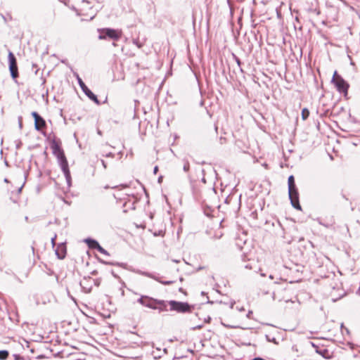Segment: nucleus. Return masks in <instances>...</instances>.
I'll use <instances>...</instances> for the list:
<instances>
[{
    "label": "nucleus",
    "mask_w": 360,
    "mask_h": 360,
    "mask_svg": "<svg viewBox=\"0 0 360 360\" xmlns=\"http://www.w3.org/2000/svg\"><path fill=\"white\" fill-rule=\"evenodd\" d=\"M38 70H39L38 69H36V70H34V73H35L36 75L37 74Z\"/></svg>",
    "instance_id": "obj_39"
},
{
    "label": "nucleus",
    "mask_w": 360,
    "mask_h": 360,
    "mask_svg": "<svg viewBox=\"0 0 360 360\" xmlns=\"http://www.w3.org/2000/svg\"><path fill=\"white\" fill-rule=\"evenodd\" d=\"M162 176H160L158 178V182L160 183L162 181Z\"/></svg>",
    "instance_id": "obj_37"
},
{
    "label": "nucleus",
    "mask_w": 360,
    "mask_h": 360,
    "mask_svg": "<svg viewBox=\"0 0 360 360\" xmlns=\"http://www.w3.org/2000/svg\"><path fill=\"white\" fill-rule=\"evenodd\" d=\"M15 360H18L19 356L18 355H15Z\"/></svg>",
    "instance_id": "obj_38"
},
{
    "label": "nucleus",
    "mask_w": 360,
    "mask_h": 360,
    "mask_svg": "<svg viewBox=\"0 0 360 360\" xmlns=\"http://www.w3.org/2000/svg\"><path fill=\"white\" fill-rule=\"evenodd\" d=\"M152 297L146 296V295H141L138 300L137 302L141 304L142 306L148 307H152L150 305V300Z\"/></svg>",
    "instance_id": "obj_15"
},
{
    "label": "nucleus",
    "mask_w": 360,
    "mask_h": 360,
    "mask_svg": "<svg viewBox=\"0 0 360 360\" xmlns=\"http://www.w3.org/2000/svg\"><path fill=\"white\" fill-rule=\"evenodd\" d=\"M101 162L102 165L103 166V167L105 169L107 167L105 162L103 160H101Z\"/></svg>",
    "instance_id": "obj_32"
},
{
    "label": "nucleus",
    "mask_w": 360,
    "mask_h": 360,
    "mask_svg": "<svg viewBox=\"0 0 360 360\" xmlns=\"http://www.w3.org/2000/svg\"><path fill=\"white\" fill-rule=\"evenodd\" d=\"M70 177L69 176V179H70ZM68 186H70V179H69V184H68Z\"/></svg>",
    "instance_id": "obj_43"
},
{
    "label": "nucleus",
    "mask_w": 360,
    "mask_h": 360,
    "mask_svg": "<svg viewBox=\"0 0 360 360\" xmlns=\"http://www.w3.org/2000/svg\"><path fill=\"white\" fill-rule=\"evenodd\" d=\"M94 279L91 277H84L80 281V286L85 292H90L93 287Z\"/></svg>",
    "instance_id": "obj_10"
},
{
    "label": "nucleus",
    "mask_w": 360,
    "mask_h": 360,
    "mask_svg": "<svg viewBox=\"0 0 360 360\" xmlns=\"http://www.w3.org/2000/svg\"><path fill=\"white\" fill-rule=\"evenodd\" d=\"M100 262H101V263L106 264H110V265H114V264H115L114 263H112V262H105V261H103V260H101V259H100Z\"/></svg>",
    "instance_id": "obj_30"
},
{
    "label": "nucleus",
    "mask_w": 360,
    "mask_h": 360,
    "mask_svg": "<svg viewBox=\"0 0 360 360\" xmlns=\"http://www.w3.org/2000/svg\"><path fill=\"white\" fill-rule=\"evenodd\" d=\"M171 311H176L179 313L191 311V307L187 302H177L175 300L169 301Z\"/></svg>",
    "instance_id": "obj_5"
},
{
    "label": "nucleus",
    "mask_w": 360,
    "mask_h": 360,
    "mask_svg": "<svg viewBox=\"0 0 360 360\" xmlns=\"http://www.w3.org/2000/svg\"><path fill=\"white\" fill-rule=\"evenodd\" d=\"M232 56H233V59L236 62L237 65H238V67L240 68V66H241V61H240V60L234 53H233Z\"/></svg>",
    "instance_id": "obj_24"
},
{
    "label": "nucleus",
    "mask_w": 360,
    "mask_h": 360,
    "mask_svg": "<svg viewBox=\"0 0 360 360\" xmlns=\"http://www.w3.org/2000/svg\"><path fill=\"white\" fill-rule=\"evenodd\" d=\"M84 241L91 249H96L98 245H99L97 240L90 238L84 239Z\"/></svg>",
    "instance_id": "obj_16"
},
{
    "label": "nucleus",
    "mask_w": 360,
    "mask_h": 360,
    "mask_svg": "<svg viewBox=\"0 0 360 360\" xmlns=\"http://www.w3.org/2000/svg\"><path fill=\"white\" fill-rule=\"evenodd\" d=\"M309 116V111L307 108H304L302 110V118L305 120H307Z\"/></svg>",
    "instance_id": "obj_20"
},
{
    "label": "nucleus",
    "mask_w": 360,
    "mask_h": 360,
    "mask_svg": "<svg viewBox=\"0 0 360 360\" xmlns=\"http://www.w3.org/2000/svg\"><path fill=\"white\" fill-rule=\"evenodd\" d=\"M96 250L101 254H103V255H105L108 256L109 255V253L108 252V251H106L104 248H103L100 245H98Z\"/></svg>",
    "instance_id": "obj_22"
},
{
    "label": "nucleus",
    "mask_w": 360,
    "mask_h": 360,
    "mask_svg": "<svg viewBox=\"0 0 360 360\" xmlns=\"http://www.w3.org/2000/svg\"><path fill=\"white\" fill-rule=\"evenodd\" d=\"M112 45H113L114 46H117V44H115V42H113V43H112Z\"/></svg>",
    "instance_id": "obj_42"
},
{
    "label": "nucleus",
    "mask_w": 360,
    "mask_h": 360,
    "mask_svg": "<svg viewBox=\"0 0 360 360\" xmlns=\"http://www.w3.org/2000/svg\"><path fill=\"white\" fill-rule=\"evenodd\" d=\"M101 278L94 279L93 285H95L96 286H99L101 284Z\"/></svg>",
    "instance_id": "obj_25"
},
{
    "label": "nucleus",
    "mask_w": 360,
    "mask_h": 360,
    "mask_svg": "<svg viewBox=\"0 0 360 360\" xmlns=\"http://www.w3.org/2000/svg\"><path fill=\"white\" fill-rule=\"evenodd\" d=\"M224 326L228 328H236V326H231V325H226V324H224Z\"/></svg>",
    "instance_id": "obj_31"
},
{
    "label": "nucleus",
    "mask_w": 360,
    "mask_h": 360,
    "mask_svg": "<svg viewBox=\"0 0 360 360\" xmlns=\"http://www.w3.org/2000/svg\"><path fill=\"white\" fill-rule=\"evenodd\" d=\"M77 78L78 80V83L84 93V94L91 101L95 102L96 104H99L100 102L97 98V96L85 85L82 79L77 75Z\"/></svg>",
    "instance_id": "obj_8"
},
{
    "label": "nucleus",
    "mask_w": 360,
    "mask_h": 360,
    "mask_svg": "<svg viewBox=\"0 0 360 360\" xmlns=\"http://www.w3.org/2000/svg\"><path fill=\"white\" fill-rule=\"evenodd\" d=\"M72 9L76 12L77 15L82 16V20L93 19L94 16H91L89 11H91V6L89 1L82 0L79 4L77 5H72Z\"/></svg>",
    "instance_id": "obj_2"
},
{
    "label": "nucleus",
    "mask_w": 360,
    "mask_h": 360,
    "mask_svg": "<svg viewBox=\"0 0 360 360\" xmlns=\"http://www.w3.org/2000/svg\"><path fill=\"white\" fill-rule=\"evenodd\" d=\"M288 195L292 206L298 210H301V205L299 201V193L297 187L292 188V190L290 188L288 189Z\"/></svg>",
    "instance_id": "obj_7"
},
{
    "label": "nucleus",
    "mask_w": 360,
    "mask_h": 360,
    "mask_svg": "<svg viewBox=\"0 0 360 360\" xmlns=\"http://www.w3.org/2000/svg\"><path fill=\"white\" fill-rule=\"evenodd\" d=\"M25 221H28V217H25Z\"/></svg>",
    "instance_id": "obj_41"
},
{
    "label": "nucleus",
    "mask_w": 360,
    "mask_h": 360,
    "mask_svg": "<svg viewBox=\"0 0 360 360\" xmlns=\"http://www.w3.org/2000/svg\"><path fill=\"white\" fill-rule=\"evenodd\" d=\"M123 206H124V207H127V208H129V209L134 210L135 209V201L134 200H133V201L129 200L128 202H125L124 203Z\"/></svg>",
    "instance_id": "obj_18"
},
{
    "label": "nucleus",
    "mask_w": 360,
    "mask_h": 360,
    "mask_svg": "<svg viewBox=\"0 0 360 360\" xmlns=\"http://www.w3.org/2000/svg\"><path fill=\"white\" fill-rule=\"evenodd\" d=\"M312 346L315 347L316 352L318 353L319 355H321L322 357L326 359H330L333 358V352L328 350V349L321 347H319L316 345H315L314 343H312Z\"/></svg>",
    "instance_id": "obj_11"
},
{
    "label": "nucleus",
    "mask_w": 360,
    "mask_h": 360,
    "mask_svg": "<svg viewBox=\"0 0 360 360\" xmlns=\"http://www.w3.org/2000/svg\"><path fill=\"white\" fill-rule=\"evenodd\" d=\"M21 189H22V187H20V188H19L18 191H19V192H20V191H21Z\"/></svg>",
    "instance_id": "obj_46"
},
{
    "label": "nucleus",
    "mask_w": 360,
    "mask_h": 360,
    "mask_svg": "<svg viewBox=\"0 0 360 360\" xmlns=\"http://www.w3.org/2000/svg\"><path fill=\"white\" fill-rule=\"evenodd\" d=\"M56 195L60 198L65 203H68L66 200V190L65 186H61L60 184L56 181L55 182Z\"/></svg>",
    "instance_id": "obj_12"
},
{
    "label": "nucleus",
    "mask_w": 360,
    "mask_h": 360,
    "mask_svg": "<svg viewBox=\"0 0 360 360\" xmlns=\"http://www.w3.org/2000/svg\"><path fill=\"white\" fill-rule=\"evenodd\" d=\"M70 347H71L72 348H74V349H75V348H76V347H75V346H73V345H71Z\"/></svg>",
    "instance_id": "obj_45"
},
{
    "label": "nucleus",
    "mask_w": 360,
    "mask_h": 360,
    "mask_svg": "<svg viewBox=\"0 0 360 360\" xmlns=\"http://www.w3.org/2000/svg\"><path fill=\"white\" fill-rule=\"evenodd\" d=\"M155 302L158 304L156 310H158L159 313L168 311L167 305L169 304V301L159 300V301H155Z\"/></svg>",
    "instance_id": "obj_14"
},
{
    "label": "nucleus",
    "mask_w": 360,
    "mask_h": 360,
    "mask_svg": "<svg viewBox=\"0 0 360 360\" xmlns=\"http://www.w3.org/2000/svg\"><path fill=\"white\" fill-rule=\"evenodd\" d=\"M32 116L34 119V128L37 131H40L46 127V122L44 119L40 116L37 112L34 111L32 112Z\"/></svg>",
    "instance_id": "obj_9"
},
{
    "label": "nucleus",
    "mask_w": 360,
    "mask_h": 360,
    "mask_svg": "<svg viewBox=\"0 0 360 360\" xmlns=\"http://www.w3.org/2000/svg\"><path fill=\"white\" fill-rule=\"evenodd\" d=\"M51 148L53 154L58 160L60 167L63 171L65 182L68 184V161L64 151L61 148L60 141L56 139H53L51 143Z\"/></svg>",
    "instance_id": "obj_1"
},
{
    "label": "nucleus",
    "mask_w": 360,
    "mask_h": 360,
    "mask_svg": "<svg viewBox=\"0 0 360 360\" xmlns=\"http://www.w3.org/2000/svg\"><path fill=\"white\" fill-rule=\"evenodd\" d=\"M143 274V275H145V276H149L148 274H146V273H144V274Z\"/></svg>",
    "instance_id": "obj_44"
},
{
    "label": "nucleus",
    "mask_w": 360,
    "mask_h": 360,
    "mask_svg": "<svg viewBox=\"0 0 360 360\" xmlns=\"http://www.w3.org/2000/svg\"><path fill=\"white\" fill-rule=\"evenodd\" d=\"M331 82L335 85L337 91L340 94H343L345 97L347 96L349 84L342 76L338 74L337 71H335Z\"/></svg>",
    "instance_id": "obj_3"
},
{
    "label": "nucleus",
    "mask_w": 360,
    "mask_h": 360,
    "mask_svg": "<svg viewBox=\"0 0 360 360\" xmlns=\"http://www.w3.org/2000/svg\"><path fill=\"white\" fill-rule=\"evenodd\" d=\"M18 124L19 127L21 129L22 127V117L21 116L18 117Z\"/></svg>",
    "instance_id": "obj_28"
},
{
    "label": "nucleus",
    "mask_w": 360,
    "mask_h": 360,
    "mask_svg": "<svg viewBox=\"0 0 360 360\" xmlns=\"http://www.w3.org/2000/svg\"><path fill=\"white\" fill-rule=\"evenodd\" d=\"M56 238V236H55L53 238H51V243L53 244V246L55 245L54 241H55Z\"/></svg>",
    "instance_id": "obj_34"
},
{
    "label": "nucleus",
    "mask_w": 360,
    "mask_h": 360,
    "mask_svg": "<svg viewBox=\"0 0 360 360\" xmlns=\"http://www.w3.org/2000/svg\"><path fill=\"white\" fill-rule=\"evenodd\" d=\"M8 58L9 63L8 68L11 76L13 79H15L19 75L17 60L13 52H11V51H8Z\"/></svg>",
    "instance_id": "obj_6"
},
{
    "label": "nucleus",
    "mask_w": 360,
    "mask_h": 360,
    "mask_svg": "<svg viewBox=\"0 0 360 360\" xmlns=\"http://www.w3.org/2000/svg\"><path fill=\"white\" fill-rule=\"evenodd\" d=\"M55 253L58 259L65 258L66 255V243H62L59 244L55 250Z\"/></svg>",
    "instance_id": "obj_13"
},
{
    "label": "nucleus",
    "mask_w": 360,
    "mask_h": 360,
    "mask_svg": "<svg viewBox=\"0 0 360 360\" xmlns=\"http://www.w3.org/2000/svg\"><path fill=\"white\" fill-rule=\"evenodd\" d=\"M252 360H265V359H264L261 357H255V358L252 359Z\"/></svg>",
    "instance_id": "obj_35"
},
{
    "label": "nucleus",
    "mask_w": 360,
    "mask_h": 360,
    "mask_svg": "<svg viewBox=\"0 0 360 360\" xmlns=\"http://www.w3.org/2000/svg\"><path fill=\"white\" fill-rule=\"evenodd\" d=\"M288 189H291L296 187L295 183V179L292 175H290L288 177Z\"/></svg>",
    "instance_id": "obj_17"
},
{
    "label": "nucleus",
    "mask_w": 360,
    "mask_h": 360,
    "mask_svg": "<svg viewBox=\"0 0 360 360\" xmlns=\"http://www.w3.org/2000/svg\"><path fill=\"white\" fill-rule=\"evenodd\" d=\"M155 301H159V300L152 297L150 302L152 307H148V308L156 310L158 304L155 302Z\"/></svg>",
    "instance_id": "obj_21"
},
{
    "label": "nucleus",
    "mask_w": 360,
    "mask_h": 360,
    "mask_svg": "<svg viewBox=\"0 0 360 360\" xmlns=\"http://www.w3.org/2000/svg\"><path fill=\"white\" fill-rule=\"evenodd\" d=\"M69 360H84L82 359H76L72 353H69Z\"/></svg>",
    "instance_id": "obj_26"
},
{
    "label": "nucleus",
    "mask_w": 360,
    "mask_h": 360,
    "mask_svg": "<svg viewBox=\"0 0 360 360\" xmlns=\"http://www.w3.org/2000/svg\"><path fill=\"white\" fill-rule=\"evenodd\" d=\"M190 169L189 162L187 160H184L183 169L184 172H187Z\"/></svg>",
    "instance_id": "obj_23"
},
{
    "label": "nucleus",
    "mask_w": 360,
    "mask_h": 360,
    "mask_svg": "<svg viewBox=\"0 0 360 360\" xmlns=\"http://www.w3.org/2000/svg\"><path fill=\"white\" fill-rule=\"evenodd\" d=\"M99 32L98 39L105 40L107 39L113 41H118L122 34V30L112 28H103L98 30Z\"/></svg>",
    "instance_id": "obj_4"
},
{
    "label": "nucleus",
    "mask_w": 360,
    "mask_h": 360,
    "mask_svg": "<svg viewBox=\"0 0 360 360\" xmlns=\"http://www.w3.org/2000/svg\"><path fill=\"white\" fill-rule=\"evenodd\" d=\"M158 171V166H155L153 169V173L154 174H156Z\"/></svg>",
    "instance_id": "obj_33"
},
{
    "label": "nucleus",
    "mask_w": 360,
    "mask_h": 360,
    "mask_svg": "<svg viewBox=\"0 0 360 360\" xmlns=\"http://www.w3.org/2000/svg\"><path fill=\"white\" fill-rule=\"evenodd\" d=\"M91 274L92 275H96L97 274V271H93Z\"/></svg>",
    "instance_id": "obj_36"
},
{
    "label": "nucleus",
    "mask_w": 360,
    "mask_h": 360,
    "mask_svg": "<svg viewBox=\"0 0 360 360\" xmlns=\"http://www.w3.org/2000/svg\"><path fill=\"white\" fill-rule=\"evenodd\" d=\"M133 43L134 44H136L139 48H141L142 46V44L141 43H139V40H137V39H134L133 41Z\"/></svg>",
    "instance_id": "obj_29"
},
{
    "label": "nucleus",
    "mask_w": 360,
    "mask_h": 360,
    "mask_svg": "<svg viewBox=\"0 0 360 360\" xmlns=\"http://www.w3.org/2000/svg\"><path fill=\"white\" fill-rule=\"evenodd\" d=\"M160 283L164 284V285H171L174 283V281H159L158 280Z\"/></svg>",
    "instance_id": "obj_27"
},
{
    "label": "nucleus",
    "mask_w": 360,
    "mask_h": 360,
    "mask_svg": "<svg viewBox=\"0 0 360 360\" xmlns=\"http://www.w3.org/2000/svg\"><path fill=\"white\" fill-rule=\"evenodd\" d=\"M32 68H37V65H36L35 64H33V65H32Z\"/></svg>",
    "instance_id": "obj_40"
},
{
    "label": "nucleus",
    "mask_w": 360,
    "mask_h": 360,
    "mask_svg": "<svg viewBox=\"0 0 360 360\" xmlns=\"http://www.w3.org/2000/svg\"><path fill=\"white\" fill-rule=\"evenodd\" d=\"M9 356L7 350H0V360H6Z\"/></svg>",
    "instance_id": "obj_19"
}]
</instances>
